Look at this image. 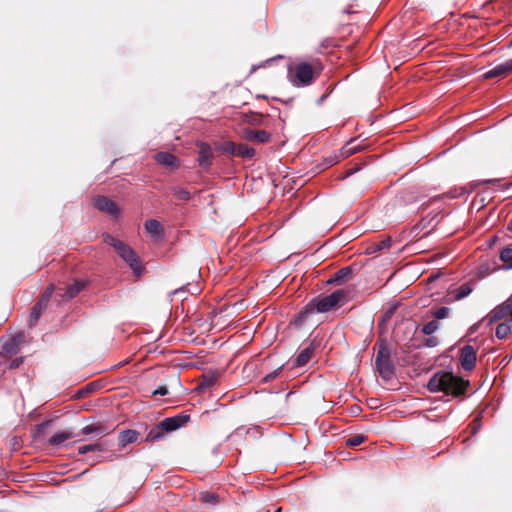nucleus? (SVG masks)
Wrapping results in <instances>:
<instances>
[{"label":"nucleus","instance_id":"obj_1","mask_svg":"<svg viewBox=\"0 0 512 512\" xmlns=\"http://www.w3.org/2000/svg\"><path fill=\"white\" fill-rule=\"evenodd\" d=\"M352 298L350 288H341L329 295H319L313 298L299 314L300 320H305L308 315L313 313H326L338 309Z\"/></svg>","mask_w":512,"mask_h":512},{"label":"nucleus","instance_id":"obj_2","mask_svg":"<svg viewBox=\"0 0 512 512\" xmlns=\"http://www.w3.org/2000/svg\"><path fill=\"white\" fill-rule=\"evenodd\" d=\"M469 385V380H464L452 372L439 371L430 378L427 387L434 393L444 392L446 395L460 397L465 395Z\"/></svg>","mask_w":512,"mask_h":512},{"label":"nucleus","instance_id":"obj_3","mask_svg":"<svg viewBox=\"0 0 512 512\" xmlns=\"http://www.w3.org/2000/svg\"><path fill=\"white\" fill-rule=\"evenodd\" d=\"M323 67L318 60L300 62L289 69V80L296 87L311 85L320 76Z\"/></svg>","mask_w":512,"mask_h":512},{"label":"nucleus","instance_id":"obj_4","mask_svg":"<svg viewBox=\"0 0 512 512\" xmlns=\"http://www.w3.org/2000/svg\"><path fill=\"white\" fill-rule=\"evenodd\" d=\"M104 241L106 244L112 246L117 254L129 265L136 278H140L143 274L144 267L140 263L135 251L123 241L109 234L104 235Z\"/></svg>","mask_w":512,"mask_h":512},{"label":"nucleus","instance_id":"obj_5","mask_svg":"<svg viewBox=\"0 0 512 512\" xmlns=\"http://www.w3.org/2000/svg\"><path fill=\"white\" fill-rule=\"evenodd\" d=\"M190 420V415L188 414H178L173 417H167L159 422L157 425H154L146 435L145 441L147 442H155L163 439L166 433H170L178 430L179 428L185 426Z\"/></svg>","mask_w":512,"mask_h":512},{"label":"nucleus","instance_id":"obj_6","mask_svg":"<svg viewBox=\"0 0 512 512\" xmlns=\"http://www.w3.org/2000/svg\"><path fill=\"white\" fill-rule=\"evenodd\" d=\"M376 345L378 347L375 357L376 370L383 380L389 381L395 375L392 351L385 339H379Z\"/></svg>","mask_w":512,"mask_h":512},{"label":"nucleus","instance_id":"obj_7","mask_svg":"<svg viewBox=\"0 0 512 512\" xmlns=\"http://www.w3.org/2000/svg\"><path fill=\"white\" fill-rule=\"evenodd\" d=\"M54 285H49L45 291L40 295L38 301L31 308L30 317L28 319L29 328H33L37 325L39 318L42 313L46 310L49 300L54 292Z\"/></svg>","mask_w":512,"mask_h":512},{"label":"nucleus","instance_id":"obj_8","mask_svg":"<svg viewBox=\"0 0 512 512\" xmlns=\"http://www.w3.org/2000/svg\"><path fill=\"white\" fill-rule=\"evenodd\" d=\"M93 205L100 212L109 215L113 219L120 216L118 205L106 196H97L93 199Z\"/></svg>","mask_w":512,"mask_h":512},{"label":"nucleus","instance_id":"obj_9","mask_svg":"<svg viewBox=\"0 0 512 512\" xmlns=\"http://www.w3.org/2000/svg\"><path fill=\"white\" fill-rule=\"evenodd\" d=\"M460 365L465 371H472L477 362V351L471 345L463 346L459 351Z\"/></svg>","mask_w":512,"mask_h":512},{"label":"nucleus","instance_id":"obj_10","mask_svg":"<svg viewBox=\"0 0 512 512\" xmlns=\"http://www.w3.org/2000/svg\"><path fill=\"white\" fill-rule=\"evenodd\" d=\"M241 136L244 140L257 144L269 143L272 139V136L269 132L265 130H254L250 128H244L241 132Z\"/></svg>","mask_w":512,"mask_h":512},{"label":"nucleus","instance_id":"obj_11","mask_svg":"<svg viewBox=\"0 0 512 512\" xmlns=\"http://www.w3.org/2000/svg\"><path fill=\"white\" fill-rule=\"evenodd\" d=\"M318 344L315 340L311 341L293 360L292 367L299 368L305 366L313 357Z\"/></svg>","mask_w":512,"mask_h":512},{"label":"nucleus","instance_id":"obj_12","mask_svg":"<svg viewBox=\"0 0 512 512\" xmlns=\"http://www.w3.org/2000/svg\"><path fill=\"white\" fill-rule=\"evenodd\" d=\"M86 286L85 281L76 280L65 289L58 288L57 295L61 296L63 301H68L76 297Z\"/></svg>","mask_w":512,"mask_h":512},{"label":"nucleus","instance_id":"obj_13","mask_svg":"<svg viewBox=\"0 0 512 512\" xmlns=\"http://www.w3.org/2000/svg\"><path fill=\"white\" fill-rule=\"evenodd\" d=\"M512 73V59L507 60L503 63L497 64L492 69L484 74L485 79H492L496 77H505Z\"/></svg>","mask_w":512,"mask_h":512},{"label":"nucleus","instance_id":"obj_14","mask_svg":"<svg viewBox=\"0 0 512 512\" xmlns=\"http://www.w3.org/2000/svg\"><path fill=\"white\" fill-rule=\"evenodd\" d=\"M213 158V152L211 147L206 143H201L198 152L199 166L203 169H207L211 165Z\"/></svg>","mask_w":512,"mask_h":512},{"label":"nucleus","instance_id":"obj_15","mask_svg":"<svg viewBox=\"0 0 512 512\" xmlns=\"http://www.w3.org/2000/svg\"><path fill=\"white\" fill-rule=\"evenodd\" d=\"M471 292H472V287L470 286V284L464 283L461 286H459L458 288L449 291V293L447 294L446 301L453 302V301L462 300L463 298L470 295Z\"/></svg>","mask_w":512,"mask_h":512},{"label":"nucleus","instance_id":"obj_16","mask_svg":"<svg viewBox=\"0 0 512 512\" xmlns=\"http://www.w3.org/2000/svg\"><path fill=\"white\" fill-rule=\"evenodd\" d=\"M508 316H511L507 306L504 304V302L498 306H496L489 314H488V320L489 324H492L496 321L502 320Z\"/></svg>","mask_w":512,"mask_h":512},{"label":"nucleus","instance_id":"obj_17","mask_svg":"<svg viewBox=\"0 0 512 512\" xmlns=\"http://www.w3.org/2000/svg\"><path fill=\"white\" fill-rule=\"evenodd\" d=\"M155 160L157 161V163L167 167L175 168L178 166V159L176 158V156L169 152L157 153L155 155Z\"/></svg>","mask_w":512,"mask_h":512},{"label":"nucleus","instance_id":"obj_18","mask_svg":"<svg viewBox=\"0 0 512 512\" xmlns=\"http://www.w3.org/2000/svg\"><path fill=\"white\" fill-rule=\"evenodd\" d=\"M219 374L217 372H208L202 375V380L197 386V390L202 391L214 386L217 383Z\"/></svg>","mask_w":512,"mask_h":512},{"label":"nucleus","instance_id":"obj_19","mask_svg":"<svg viewBox=\"0 0 512 512\" xmlns=\"http://www.w3.org/2000/svg\"><path fill=\"white\" fill-rule=\"evenodd\" d=\"M92 433H95L97 435H107L110 433V430L108 429V427H106L102 423L90 424V425L85 426L81 430L82 435H89Z\"/></svg>","mask_w":512,"mask_h":512},{"label":"nucleus","instance_id":"obj_20","mask_svg":"<svg viewBox=\"0 0 512 512\" xmlns=\"http://www.w3.org/2000/svg\"><path fill=\"white\" fill-rule=\"evenodd\" d=\"M352 275V269L350 267H344L338 270L332 278L328 281V283H337L342 284L345 281L349 280Z\"/></svg>","mask_w":512,"mask_h":512},{"label":"nucleus","instance_id":"obj_21","mask_svg":"<svg viewBox=\"0 0 512 512\" xmlns=\"http://www.w3.org/2000/svg\"><path fill=\"white\" fill-rule=\"evenodd\" d=\"M74 436L75 435L70 431H60V432L55 433L49 439V444H51L53 446H59V445H62L67 440L72 439Z\"/></svg>","mask_w":512,"mask_h":512},{"label":"nucleus","instance_id":"obj_22","mask_svg":"<svg viewBox=\"0 0 512 512\" xmlns=\"http://www.w3.org/2000/svg\"><path fill=\"white\" fill-rule=\"evenodd\" d=\"M138 437L139 433L136 430L128 429L120 433L119 443L122 447H124L127 444L136 442Z\"/></svg>","mask_w":512,"mask_h":512},{"label":"nucleus","instance_id":"obj_23","mask_svg":"<svg viewBox=\"0 0 512 512\" xmlns=\"http://www.w3.org/2000/svg\"><path fill=\"white\" fill-rule=\"evenodd\" d=\"M145 229L154 237H160L163 233V227L158 220L149 219L145 222Z\"/></svg>","mask_w":512,"mask_h":512},{"label":"nucleus","instance_id":"obj_24","mask_svg":"<svg viewBox=\"0 0 512 512\" xmlns=\"http://www.w3.org/2000/svg\"><path fill=\"white\" fill-rule=\"evenodd\" d=\"M499 257L506 269H512V245L503 248Z\"/></svg>","mask_w":512,"mask_h":512},{"label":"nucleus","instance_id":"obj_25","mask_svg":"<svg viewBox=\"0 0 512 512\" xmlns=\"http://www.w3.org/2000/svg\"><path fill=\"white\" fill-rule=\"evenodd\" d=\"M255 153L256 151L254 148L249 147L245 144H238L235 156L251 159L254 157Z\"/></svg>","mask_w":512,"mask_h":512},{"label":"nucleus","instance_id":"obj_26","mask_svg":"<svg viewBox=\"0 0 512 512\" xmlns=\"http://www.w3.org/2000/svg\"><path fill=\"white\" fill-rule=\"evenodd\" d=\"M200 501L204 504L215 505L219 502V496L214 492L204 491L200 493Z\"/></svg>","mask_w":512,"mask_h":512},{"label":"nucleus","instance_id":"obj_27","mask_svg":"<svg viewBox=\"0 0 512 512\" xmlns=\"http://www.w3.org/2000/svg\"><path fill=\"white\" fill-rule=\"evenodd\" d=\"M511 330L512 325L510 322L500 323L496 327V337L499 339H504L511 333Z\"/></svg>","mask_w":512,"mask_h":512},{"label":"nucleus","instance_id":"obj_28","mask_svg":"<svg viewBox=\"0 0 512 512\" xmlns=\"http://www.w3.org/2000/svg\"><path fill=\"white\" fill-rule=\"evenodd\" d=\"M245 122L252 125V126H260L263 124L264 115L260 113H253L246 114L244 118Z\"/></svg>","mask_w":512,"mask_h":512},{"label":"nucleus","instance_id":"obj_29","mask_svg":"<svg viewBox=\"0 0 512 512\" xmlns=\"http://www.w3.org/2000/svg\"><path fill=\"white\" fill-rule=\"evenodd\" d=\"M171 192L179 200L189 201L191 199V193L185 188L174 186L171 188Z\"/></svg>","mask_w":512,"mask_h":512},{"label":"nucleus","instance_id":"obj_30","mask_svg":"<svg viewBox=\"0 0 512 512\" xmlns=\"http://www.w3.org/2000/svg\"><path fill=\"white\" fill-rule=\"evenodd\" d=\"M98 387V385L95 383V382H91L89 384H87L85 387L79 389L75 395H74V398L75 399H81V398H84L86 397L89 393L93 392L96 390V388Z\"/></svg>","mask_w":512,"mask_h":512},{"label":"nucleus","instance_id":"obj_31","mask_svg":"<svg viewBox=\"0 0 512 512\" xmlns=\"http://www.w3.org/2000/svg\"><path fill=\"white\" fill-rule=\"evenodd\" d=\"M20 348L16 346V344L12 343V340L9 339L2 346V352L5 355L12 356L19 352Z\"/></svg>","mask_w":512,"mask_h":512},{"label":"nucleus","instance_id":"obj_32","mask_svg":"<svg viewBox=\"0 0 512 512\" xmlns=\"http://www.w3.org/2000/svg\"><path fill=\"white\" fill-rule=\"evenodd\" d=\"M103 450V446L100 443L86 444L78 448L79 454H86L88 452H99Z\"/></svg>","mask_w":512,"mask_h":512},{"label":"nucleus","instance_id":"obj_33","mask_svg":"<svg viewBox=\"0 0 512 512\" xmlns=\"http://www.w3.org/2000/svg\"><path fill=\"white\" fill-rule=\"evenodd\" d=\"M438 329H439L438 321L437 320H432V321L428 322L427 324L423 325V327L421 329V332L424 335L430 336L433 333H435Z\"/></svg>","mask_w":512,"mask_h":512},{"label":"nucleus","instance_id":"obj_34","mask_svg":"<svg viewBox=\"0 0 512 512\" xmlns=\"http://www.w3.org/2000/svg\"><path fill=\"white\" fill-rule=\"evenodd\" d=\"M354 141L348 142L342 149H341V157L347 158L353 154H355L358 151V146L353 145Z\"/></svg>","mask_w":512,"mask_h":512},{"label":"nucleus","instance_id":"obj_35","mask_svg":"<svg viewBox=\"0 0 512 512\" xmlns=\"http://www.w3.org/2000/svg\"><path fill=\"white\" fill-rule=\"evenodd\" d=\"M366 440V437L363 435H354L346 440V445L348 447H356L361 445Z\"/></svg>","mask_w":512,"mask_h":512},{"label":"nucleus","instance_id":"obj_36","mask_svg":"<svg viewBox=\"0 0 512 512\" xmlns=\"http://www.w3.org/2000/svg\"><path fill=\"white\" fill-rule=\"evenodd\" d=\"M283 367H284V365H281L278 368H276L275 370H273L272 372L265 375L262 379V382L269 383V382L273 381L274 379H276L279 376V374L281 373Z\"/></svg>","mask_w":512,"mask_h":512},{"label":"nucleus","instance_id":"obj_37","mask_svg":"<svg viewBox=\"0 0 512 512\" xmlns=\"http://www.w3.org/2000/svg\"><path fill=\"white\" fill-rule=\"evenodd\" d=\"M431 313H432L433 317L436 320L444 319L449 314V308H447V307H440V308H438L436 310H433Z\"/></svg>","mask_w":512,"mask_h":512},{"label":"nucleus","instance_id":"obj_38","mask_svg":"<svg viewBox=\"0 0 512 512\" xmlns=\"http://www.w3.org/2000/svg\"><path fill=\"white\" fill-rule=\"evenodd\" d=\"M237 146H238V144H236L234 142H226L223 146V150L225 152L230 153L231 155L235 156Z\"/></svg>","mask_w":512,"mask_h":512},{"label":"nucleus","instance_id":"obj_39","mask_svg":"<svg viewBox=\"0 0 512 512\" xmlns=\"http://www.w3.org/2000/svg\"><path fill=\"white\" fill-rule=\"evenodd\" d=\"M12 340V343L16 344V346H18L20 348V346L24 343L25 341V335L24 333L22 332H19L17 333L16 335H14L12 338H10Z\"/></svg>","mask_w":512,"mask_h":512},{"label":"nucleus","instance_id":"obj_40","mask_svg":"<svg viewBox=\"0 0 512 512\" xmlns=\"http://www.w3.org/2000/svg\"><path fill=\"white\" fill-rule=\"evenodd\" d=\"M438 344H439V340L435 336L426 338L423 342V345L426 347H436Z\"/></svg>","mask_w":512,"mask_h":512},{"label":"nucleus","instance_id":"obj_41","mask_svg":"<svg viewBox=\"0 0 512 512\" xmlns=\"http://www.w3.org/2000/svg\"><path fill=\"white\" fill-rule=\"evenodd\" d=\"M23 363V357H18V358H15L13 359L10 363H9V369H16L18 368L20 365H22Z\"/></svg>","mask_w":512,"mask_h":512},{"label":"nucleus","instance_id":"obj_42","mask_svg":"<svg viewBox=\"0 0 512 512\" xmlns=\"http://www.w3.org/2000/svg\"><path fill=\"white\" fill-rule=\"evenodd\" d=\"M168 394V389L165 385H162L160 387H158L156 390H154L152 392V395L156 396V395H161V396H164V395H167Z\"/></svg>","mask_w":512,"mask_h":512},{"label":"nucleus","instance_id":"obj_43","mask_svg":"<svg viewBox=\"0 0 512 512\" xmlns=\"http://www.w3.org/2000/svg\"><path fill=\"white\" fill-rule=\"evenodd\" d=\"M389 245H390V239L383 240L379 243L378 249H383V248L389 247Z\"/></svg>","mask_w":512,"mask_h":512},{"label":"nucleus","instance_id":"obj_44","mask_svg":"<svg viewBox=\"0 0 512 512\" xmlns=\"http://www.w3.org/2000/svg\"><path fill=\"white\" fill-rule=\"evenodd\" d=\"M48 424H49V421H46V422H44V423H41V424L37 425V430H38L39 432H40V431H42V430H44V429H45V427H46Z\"/></svg>","mask_w":512,"mask_h":512},{"label":"nucleus","instance_id":"obj_45","mask_svg":"<svg viewBox=\"0 0 512 512\" xmlns=\"http://www.w3.org/2000/svg\"><path fill=\"white\" fill-rule=\"evenodd\" d=\"M419 231H420V224L414 225L412 230H411V232L415 233V235H417L419 233Z\"/></svg>","mask_w":512,"mask_h":512},{"label":"nucleus","instance_id":"obj_46","mask_svg":"<svg viewBox=\"0 0 512 512\" xmlns=\"http://www.w3.org/2000/svg\"><path fill=\"white\" fill-rule=\"evenodd\" d=\"M479 327V324H474L473 326H471V328L469 329V332L470 333H474Z\"/></svg>","mask_w":512,"mask_h":512},{"label":"nucleus","instance_id":"obj_47","mask_svg":"<svg viewBox=\"0 0 512 512\" xmlns=\"http://www.w3.org/2000/svg\"><path fill=\"white\" fill-rule=\"evenodd\" d=\"M338 161H339L338 158L332 159L329 161L328 166H332V165L336 164Z\"/></svg>","mask_w":512,"mask_h":512},{"label":"nucleus","instance_id":"obj_48","mask_svg":"<svg viewBox=\"0 0 512 512\" xmlns=\"http://www.w3.org/2000/svg\"><path fill=\"white\" fill-rule=\"evenodd\" d=\"M258 99H268V97L266 95H263V94H259L256 96Z\"/></svg>","mask_w":512,"mask_h":512},{"label":"nucleus","instance_id":"obj_49","mask_svg":"<svg viewBox=\"0 0 512 512\" xmlns=\"http://www.w3.org/2000/svg\"><path fill=\"white\" fill-rule=\"evenodd\" d=\"M508 230L512 232V219L510 220L508 224Z\"/></svg>","mask_w":512,"mask_h":512},{"label":"nucleus","instance_id":"obj_50","mask_svg":"<svg viewBox=\"0 0 512 512\" xmlns=\"http://www.w3.org/2000/svg\"><path fill=\"white\" fill-rule=\"evenodd\" d=\"M507 47L508 48H512V39L509 41V43L507 44Z\"/></svg>","mask_w":512,"mask_h":512},{"label":"nucleus","instance_id":"obj_51","mask_svg":"<svg viewBox=\"0 0 512 512\" xmlns=\"http://www.w3.org/2000/svg\"><path fill=\"white\" fill-rule=\"evenodd\" d=\"M492 182H494V181H493V180H487V181H485V183H492Z\"/></svg>","mask_w":512,"mask_h":512}]
</instances>
